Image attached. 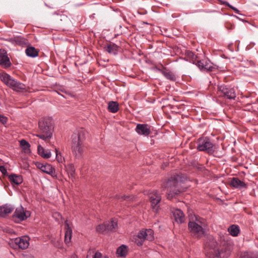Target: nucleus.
Instances as JSON below:
<instances>
[{
  "label": "nucleus",
  "instance_id": "1",
  "mask_svg": "<svg viewBox=\"0 0 258 258\" xmlns=\"http://www.w3.org/2000/svg\"><path fill=\"white\" fill-rule=\"evenodd\" d=\"M54 130V122L51 117L41 118L38 122V133L36 137L47 141L52 138Z\"/></svg>",
  "mask_w": 258,
  "mask_h": 258
},
{
  "label": "nucleus",
  "instance_id": "2",
  "mask_svg": "<svg viewBox=\"0 0 258 258\" xmlns=\"http://www.w3.org/2000/svg\"><path fill=\"white\" fill-rule=\"evenodd\" d=\"M185 181V178L178 174L171 176L163 184V187L167 189V198L171 199L175 195H178L183 191L180 187V183Z\"/></svg>",
  "mask_w": 258,
  "mask_h": 258
},
{
  "label": "nucleus",
  "instance_id": "3",
  "mask_svg": "<svg viewBox=\"0 0 258 258\" xmlns=\"http://www.w3.org/2000/svg\"><path fill=\"white\" fill-rule=\"evenodd\" d=\"M85 131L81 128L72 136V150L73 154L77 158H81L85 151V147L83 144L85 139Z\"/></svg>",
  "mask_w": 258,
  "mask_h": 258
},
{
  "label": "nucleus",
  "instance_id": "4",
  "mask_svg": "<svg viewBox=\"0 0 258 258\" xmlns=\"http://www.w3.org/2000/svg\"><path fill=\"white\" fill-rule=\"evenodd\" d=\"M190 233L192 237L201 239L206 234L205 220L199 217H195V219L189 221L188 224Z\"/></svg>",
  "mask_w": 258,
  "mask_h": 258
},
{
  "label": "nucleus",
  "instance_id": "5",
  "mask_svg": "<svg viewBox=\"0 0 258 258\" xmlns=\"http://www.w3.org/2000/svg\"><path fill=\"white\" fill-rule=\"evenodd\" d=\"M197 150L212 154L215 151V146L213 142L207 137L199 138L197 141Z\"/></svg>",
  "mask_w": 258,
  "mask_h": 258
},
{
  "label": "nucleus",
  "instance_id": "6",
  "mask_svg": "<svg viewBox=\"0 0 258 258\" xmlns=\"http://www.w3.org/2000/svg\"><path fill=\"white\" fill-rule=\"evenodd\" d=\"M0 78L6 85L15 91H20L26 89L24 84L16 81L8 74H2L0 75Z\"/></svg>",
  "mask_w": 258,
  "mask_h": 258
},
{
  "label": "nucleus",
  "instance_id": "7",
  "mask_svg": "<svg viewBox=\"0 0 258 258\" xmlns=\"http://www.w3.org/2000/svg\"><path fill=\"white\" fill-rule=\"evenodd\" d=\"M154 239V231L151 229H143L140 231L135 238V242L138 246L142 245L145 240L151 241Z\"/></svg>",
  "mask_w": 258,
  "mask_h": 258
},
{
  "label": "nucleus",
  "instance_id": "8",
  "mask_svg": "<svg viewBox=\"0 0 258 258\" xmlns=\"http://www.w3.org/2000/svg\"><path fill=\"white\" fill-rule=\"evenodd\" d=\"M231 247L228 243L224 242L220 248L214 250V252L209 255V258H228L231 254Z\"/></svg>",
  "mask_w": 258,
  "mask_h": 258
},
{
  "label": "nucleus",
  "instance_id": "9",
  "mask_svg": "<svg viewBox=\"0 0 258 258\" xmlns=\"http://www.w3.org/2000/svg\"><path fill=\"white\" fill-rule=\"evenodd\" d=\"M218 94L220 96L226 97L229 99H235L236 97L235 89L224 85L218 86Z\"/></svg>",
  "mask_w": 258,
  "mask_h": 258
},
{
  "label": "nucleus",
  "instance_id": "10",
  "mask_svg": "<svg viewBox=\"0 0 258 258\" xmlns=\"http://www.w3.org/2000/svg\"><path fill=\"white\" fill-rule=\"evenodd\" d=\"M30 215L29 211L24 210V208L20 206L16 209L13 214V218H16L19 221H22L27 219Z\"/></svg>",
  "mask_w": 258,
  "mask_h": 258
},
{
  "label": "nucleus",
  "instance_id": "11",
  "mask_svg": "<svg viewBox=\"0 0 258 258\" xmlns=\"http://www.w3.org/2000/svg\"><path fill=\"white\" fill-rule=\"evenodd\" d=\"M218 243L212 235H209L207 237L206 241L205 242V247L206 248H209L210 251L208 252V254L211 255L214 252V250H217Z\"/></svg>",
  "mask_w": 258,
  "mask_h": 258
},
{
  "label": "nucleus",
  "instance_id": "12",
  "mask_svg": "<svg viewBox=\"0 0 258 258\" xmlns=\"http://www.w3.org/2000/svg\"><path fill=\"white\" fill-rule=\"evenodd\" d=\"M11 65L10 58L8 56L7 51L4 50L0 49V66L4 68H8Z\"/></svg>",
  "mask_w": 258,
  "mask_h": 258
},
{
  "label": "nucleus",
  "instance_id": "13",
  "mask_svg": "<svg viewBox=\"0 0 258 258\" xmlns=\"http://www.w3.org/2000/svg\"><path fill=\"white\" fill-rule=\"evenodd\" d=\"M29 238L28 236H22L15 239V243L22 249L27 248L29 245Z\"/></svg>",
  "mask_w": 258,
  "mask_h": 258
},
{
  "label": "nucleus",
  "instance_id": "14",
  "mask_svg": "<svg viewBox=\"0 0 258 258\" xmlns=\"http://www.w3.org/2000/svg\"><path fill=\"white\" fill-rule=\"evenodd\" d=\"M149 198L152 208L156 211H157L159 207V206H157V205L161 201V196L156 191H154L150 194Z\"/></svg>",
  "mask_w": 258,
  "mask_h": 258
},
{
  "label": "nucleus",
  "instance_id": "15",
  "mask_svg": "<svg viewBox=\"0 0 258 258\" xmlns=\"http://www.w3.org/2000/svg\"><path fill=\"white\" fill-rule=\"evenodd\" d=\"M37 166L39 168L42 172L46 173L48 174L51 175L52 176H56L55 172L53 167L49 164H43L38 163Z\"/></svg>",
  "mask_w": 258,
  "mask_h": 258
},
{
  "label": "nucleus",
  "instance_id": "16",
  "mask_svg": "<svg viewBox=\"0 0 258 258\" xmlns=\"http://www.w3.org/2000/svg\"><path fill=\"white\" fill-rule=\"evenodd\" d=\"M136 132L139 134L145 136L150 134V130L146 124H138L136 128Z\"/></svg>",
  "mask_w": 258,
  "mask_h": 258
},
{
  "label": "nucleus",
  "instance_id": "17",
  "mask_svg": "<svg viewBox=\"0 0 258 258\" xmlns=\"http://www.w3.org/2000/svg\"><path fill=\"white\" fill-rule=\"evenodd\" d=\"M64 241L67 244L71 242L72 236V229L70 227L68 220H66L64 223Z\"/></svg>",
  "mask_w": 258,
  "mask_h": 258
},
{
  "label": "nucleus",
  "instance_id": "18",
  "mask_svg": "<svg viewBox=\"0 0 258 258\" xmlns=\"http://www.w3.org/2000/svg\"><path fill=\"white\" fill-rule=\"evenodd\" d=\"M230 185L235 188L239 189L246 188L247 187L246 184L243 181L236 177L232 178L230 181Z\"/></svg>",
  "mask_w": 258,
  "mask_h": 258
},
{
  "label": "nucleus",
  "instance_id": "19",
  "mask_svg": "<svg viewBox=\"0 0 258 258\" xmlns=\"http://www.w3.org/2000/svg\"><path fill=\"white\" fill-rule=\"evenodd\" d=\"M175 220L178 223H182L185 221V217L183 212L180 209H175L172 212Z\"/></svg>",
  "mask_w": 258,
  "mask_h": 258
},
{
  "label": "nucleus",
  "instance_id": "20",
  "mask_svg": "<svg viewBox=\"0 0 258 258\" xmlns=\"http://www.w3.org/2000/svg\"><path fill=\"white\" fill-rule=\"evenodd\" d=\"M14 209L12 206L7 205L0 207V217H5L11 213L14 210Z\"/></svg>",
  "mask_w": 258,
  "mask_h": 258
},
{
  "label": "nucleus",
  "instance_id": "21",
  "mask_svg": "<svg viewBox=\"0 0 258 258\" xmlns=\"http://www.w3.org/2000/svg\"><path fill=\"white\" fill-rule=\"evenodd\" d=\"M201 70L209 71L210 70L211 66L207 61L202 60H197L195 63Z\"/></svg>",
  "mask_w": 258,
  "mask_h": 258
},
{
  "label": "nucleus",
  "instance_id": "22",
  "mask_svg": "<svg viewBox=\"0 0 258 258\" xmlns=\"http://www.w3.org/2000/svg\"><path fill=\"white\" fill-rule=\"evenodd\" d=\"M105 223L107 232L115 231L117 229V222L115 220H112L110 222H106Z\"/></svg>",
  "mask_w": 258,
  "mask_h": 258
},
{
  "label": "nucleus",
  "instance_id": "23",
  "mask_svg": "<svg viewBox=\"0 0 258 258\" xmlns=\"http://www.w3.org/2000/svg\"><path fill=\"white\" fill-rule=\"evenodd\" d=\"M9 179L12 183H14L16 185L20 184L23 181L22 176L16 174L10 175L9 176Z\"/></svg>",
  "mask_w": 258,
  "mask_h": 258
},
{
  "label": "nucleus",
  "instance_id": "24",
  "mask_svg": "<svg viewBox=\"0 0 258 258\" xmlns=\"http://www.w3.org/2000/svg\"><path fill=\"white\" fill-rule=\"evenodd\" d=\"M105 49L109 53L115 55L117 53L118 47L114 43H110L107 45Z\"/></svg>",
  "mask_w": 258,
  "mask_h": 258
},
{
  "label": "nucleus",
  "instance_id": "25",
  "mask_svg": "<svg viewBox=\"0 0 258 258\" xmlns=\"http://www.w3.org/2000/svg\"><path fill=\"white\" fill-rule=\"evenodd\" d=\"M37 150L39 155L44 158L48 159L51 156L50 151L45 150L44 148L40 145L38 146Z\"/></svg>",
  "mask_w": 258,
  "mask_h": 258
},
{
  "label": "nucleus",
  "instance_id": "26",
  "mask_svg": "<svg viewBox=\"0 0 258 258\" xmlns=\"http://www.w3.org/2000/svg\"><path fill=\"white\" fill-rule=\"evenodd\" d=\"M25 53L29 57H35L38 55V50L34 47L29 46L26 49Z\"/></svg>",
  "mask_w": 258,
  "mask_h": 258
},
{
  "label": "nucleus",
  "instance_id": "27",
  "mask_svg": "<svg viewBox=\"0 0 258 258\" xmlns=\"http://www.w3.org/2000/svg\"><path fill=\"white\" fill-rule=\"evenodd\" d=\"M118 103L116 101H109L108 103V110L112 113H116L118 111Z\"/></svg>",
  "mask_w": 258,
  "mask_h": 258
},
{
  "label": "nucleus",
  "instance_id": "28",
  "mask_svg": "<svg viewBox=\"0 0 258 258\" xmlns=\"http://www.w3.org/2000/svg\"><path fill=\"white\" fill-rule=\"evenodd\" d=\"M65 170L68 174L70 178H74L75 173V168L73 164H69L64 166Z\"/></svg>",
  "mask_w": 258,
  "mask_h": 258
},
{
  "label": "nucleus",
  "instance_id": "29",
  "mask_svg": "<svg viewBox=\"0 0 258 258\" xmlns=\"http://www.w3.org/2000/svg\"><path fill=\"white\" fill-rule=\"evenodd\" d=\"M228 231L233 236H237L240 231L238 226L232 225L228 228Z\"/></svg>",
  "mask_w": 258,
  "mask_h": 258
},
{
  "label": "nucleus",
  "instance_id": "30",
  "mask_svg": "<svg viewBox=\"0 0 258 258\" xmlns=\"http://www.w3.org/2000/svg\"><path fill=\"white\" fill-rule=\"evenodd\" d=\"M161 73L166 79L172 81H175L176 80V76L171 71L165 70L162 71Z\"/></svg>",
  "mask_w": 258,
  "mask_h": 258
},
{
  "label": "nucleus",
  "instance_id": "31",
  "mask_svg": "<svg viewBox=\"0 0 258 258\" xmlns=\"http://www.w3.org/2000/svg\"><path fill=\"white\" fill-rule=\"evenodd\" d=\"M127 253V247L124 245L119 246L116 250V254L118 256L124 257Z\"/></svg>",
  "mask_w": 258,
  "mask_h": 258
},
{
  "label": "nucleus",
  "instance_id": "32",
  "mask_svg": "<svg viewBox=\"0 0 258 258\" xmlns=\"http://www.w3.org/2000/svg\"><path fill=\"white\" fill-rule=\"evenodd\" d=\"M185 56L187 57L189 60L193 63H196L197 61L198 56L192 51L187 50L185 52Z\"/></svg>",
  "mask_w": 258,
  "mask_h": 258
},
{
  "label": "nucleus",
  "instance_id": "33",
  "mask_svg": "<svg viewBox=\"0 0 258 258\" xmlns=\"http://www.w3.org/2000/svg\"><path fill=\"white\" fill-rule=\"evenodd\" d=\"M240 258H258V252H242L240 254Z\"/></svg>",
  "mask_w": 258,
  "mask_h": 258
},
{
  "label": "nucleus",
  "instance_id": "34",
  "mask_svg": "<svg viewBox=\"0 0 258 258\" xmlns=\"http://www.w3.org/2000/svg\"><path fill=\"white\" fill-rule=\"evenodd\" d=\"M20 144L21 148L25 150V152L28 151L30 150V145L26 140L23 139L20 141Z\"/></svg>",
  "mask_w": 258,
  "mask_h": 258
},
{
  "label": "nucleus",
  "instance_id": "35",
  "mask_svg": "<svg viewBox=\"0 0 258 258\" xmlns=\"http://www.w3.org/2000/svg\"><path fill=\"white\" fill-rule=\"evenodd\" d=\"M15 41L18 45L21 46L25 45L28 43L27 40L21 37L16 38Z\"/></svg>",
  "mask_w": 258,
  "mask_h": 258
},
{
  "label": "nucleus",
  "instance_id": "36",
  "mask_svg": "<svg viewBox=\"0 0 258 258\" xmlns=\"http://www.w3.org/2000/svg\"><path fill=\"white\" fill-rule=\"evenodd\" d=\"M96 230L99 232L103 233H107L105 223H104L103 224L98 225L96 227Z\"/></svg>",
  "mask_w": 258,
  "mask_h": 258
},
{
  "label": "nucleus",
  "instance_id": "37",
  "mask_svg": "<svg viewBox=\"0 0 258 258\" xmlns=\"http://www.w3.org/2000/svg\"><path fill=\"white\" fill-rule=\"evenodd\" d=\"M93 258H109L107 255H103L102 253L99 251H96L93 255Z\"/></svg>",
  "mask_w": 258,
  "mask_h": 258
},
{
  "label": "nucleus",
  "instance_id": "38",
  "mask_svg": "<svg viewBox=\"0 0 258 258\" xmlns=\"http://www.w3.org/2000/svg\"><path fill=\"white\" fill-rule=\"evenodd\" d=\"M55 153H56V159L58 162H62L63 161V158L62 157L61 154L58 153L57 150L55 149Z\"/></svg>",
  "mask_w": 258,
  "mask_h": 258
},
{
  "label": "nucleus",
  "instance_id": "39",
  "mask_svg": "<svg viewBox=\"0 0 258 258\" xmlns=\"http://www.w3.org/2000/svg\"><path fill=\"white\" fill-rule=\"evenodd\" d=\"M8 121V118L3 115L0 114V122L3 124H6Z\"/></svg>",
  "mask_w": 258,
  "mask_h": 258
},
{
  "label": "nucleus",
  "instance_id": "40",
  "mask_svg": "<svg viewBox=\"0 0 258 258\" xmlns=\"http://www.w3.org/2000/svg\"><path fill=\"white\" fill-rule=\"evenodd\" d=\"M0 171L3 174H6L7 171L4 166H0Z\"/></svg>",
  "mask_w": 258,
  "mask_h": 258
},
{
  "label": "nucleus",
  "instance_id": "41",
  "mask_svg": "<svg viewBox=\"0 0 258 258\" xmlns=\"http://www.w3.org/2000/svg\"><path fill=\"white\" fill-rule=\"evenodd\" d=\"M121 199L123 200L131 201L133 200L132 198H131L130 196H123L121 197Z\"/></svg>",
  "mask_w": 258,
  "mask_h": 258
},
{
  "label": "nucleus",
  "instance_id": "42",
  "mask_svg": "<svg viewBox=\"0 0 258 258\" xmlns=\"http://www.w3.org/2000/svg\"><path fill=\"white\" fill-rule=\"evenodd\" d=\"M227 6H228L230 8L232 9L236 13L239 14V11L237 8H235L234 7L229 4L227 5Z\"/></svg>",
  "mask_w": 258,
  "mask_h": 258
},
{
  "label": "nucleus",
  "instance_id": "43",
  "mask_svg": "<svg viewBox=\"0 0 258 258\" xmlns=\"http://www.w3.org/2000/svg\"><path fill=\"white\" fill-rule=\"evenodd\" d=\"M61 91L62 92H65V93H66V91H65L64 89H63V90H61Z\"/></svg>",
  "mask_w": 258,
  "mask_h": 258
}]
</instances>
